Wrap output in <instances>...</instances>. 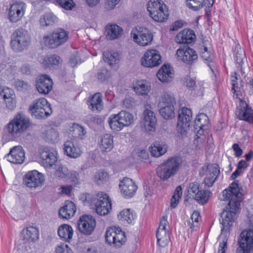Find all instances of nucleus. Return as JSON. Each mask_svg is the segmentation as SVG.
Wrapping results in <instances>:
<instances>
[{
    "label": "nucleus",
    "mask_w": 253,
    "mask_h": 253,
    "mask_svg": "<svg viewBox=\"0 0 253 253\" xmlns=\"http://www.w3.org/2000/svg\"><path fill=\"white\" fill-rule=\"evenodd\" d=\"M5 157L11 163L20 164L24 160L25 153L21 146H17L11 149L9 153Z\"/></svg>",
    "instance_id": "obj_25"
},
{
    "label": "nucleus",
    "mask_w": 253,
    "mask_h": 253,
    "mask_svg": "<svg viewBox=\"0 0 253 253\" xmlns=\"http://www.w3.org/2000/svg\"><path fill=\"white\" fill-rule=\"evenodd\" d=\"M116 114L125 126H129L133 122V115L126 111H121Z\"/></svg>",
    "instance_id": "obj_45"
},
{
    "label": "nucleus",
    "mask_w": 253,
    "mask_h": 253,
    "mask_svg": "<svg viewBox=\"0 0 253 253\" xmlns=\"http://www.w3.org/2000/svg\"><path fill=\"white\" fill-rule=\"evenodd\" d=\"M57 21V17L52 12L45 13L40 19V23L42 26L52 25Z\"/></svg>",
    "instance_id": "obj_42"
},
{
    "label": "nucleus",
    "mask_w": 253,
    "mask_h": 253,
    "mask_svg": "<svg viewBox=\"0 0 253 253\" xmlns=\"http://www.w3.org/2000/svg\"><path fill=\"white\" fill-rule=\"evenodd\" d=\"M201 190L199 189V184L197 182H192L189 184L188 186V192L190 195L194 196Z\"/></svg>",
    "instance_id": "obj_59"
},
{
    "label": "nucleus",
    "mask_w": 253,
    "mask_h": 253,
    "mask_svg": "<svg viewBox=\"0 0 253 253\" xmlns=\"http://www.w3.org/2000/svg\"><path fill=\"white\" fill-rule=\"evenodd\" d=\"M238 80L237 74L236 72H234L231 76V82L232 85L231 90L233 93L234 97L236 98H239V96H242V91L237 82Z\"/></svg>",
    "instance_id": "obj_44"
},
{
    "label": "nucleus",
    "mask_w": 253,
    "mask_h": 253,
    "mask_svg": "<svg viewBox=\"0 0 253 253\" xmlns=\"http://www.w3.org/2000/svg\"><path fill=\"white\" fill-rule=\"evenodd\" d=\"M234 52L235 53L234 59L236 61L237 68L238 70L243 75L245 74V72L243 68V65L244 60L246 59L245 51L243 49L241 48L240 47L236 46L235 48Z\"/></svg>",
    "instance_id": "obj_34"
},
{
    "label": "nucleus",
    "mask_w": 253,
    "mask_h": 253,
    "mask_svg": "<svg viewBox=\"0 0 253 253\" xmlns=\"http://www.w3.org/2000/svg\"><path fill=\"white\" fill-rule=\"evenodd\" d=\"M108 122L110 128L114 131H119L125 126L117 114L111 115L108 118Z\"/></svg>",
    "instance_id": "obj_39"
},
{
    "label": "nucleus",
    "mask_w": 253,
    "mask_h": 253,
    "mask_svg": "<svg viewBox=\"0 0 253 253\" xmlns=\"http://www.w3.org/2000/svg\"><path fill=\"white\" fill-rule=\"evenodd\" d=\"M108 173L104 171L99 170L94 175V179L98 184H100L103 181L106 180L108 178Z\"/></svg>",
    "instance_id": "obj_56"
},
{
    "label": "nucleus",
    "mask_w": 253,
    "mask_h": 253,
    "mask_svg": "<svg viewBox=\"0 0 253 253\" xmlns=\"http://www.w3.org/2000/svg\"><path fill=\"white\" fill-rule=\"evenodd\" d=\"M7 96L5 93L3 94V98L5 100L6 107L10 109L13 110L16 107V100L11 96Z\"/></svg>",
    "instance_id": "obj_54"
},
{
    "label": "nucleus",
    "mask_w": 253,
    "mask_h": 253,
    "mask_svg": "<svg viewBox=\"0 0 253 253\" xmlns=\"http://www.w3.org/2000/svg\"><path fill=\"white\" fill-rule=\"evenodd\" d=\"M217 177H213L211 174L206 172V177L204 179V182L208 187H211L216 180Z\"/></svg>",
    "instance_id": "obj_63"
},
{
    "label": "nucleus",
    "mask_w": 253,
    "mask_h": 253,
    "mask_svg": "<svg viewBox=\"0 0 253 253\" xmlns=\"http://www.w3.org/2000/svg\"><path fill=\"white\" fill-rule=\"evenodd\" d=\"M130 35L134 42L142 46L150 45L154 37L150 30L142 27L137 28L135 32L132 31Z\"/></svg>",
    "instance_id": "obj_14"
},
{
    "label": "nucleus",
    "mask_w": 253,
    "mask_h": 253,
    "mask_svg": "<svg viewBox=\"0 0 253 253\" xmlns=\"http://www.w3.org/2000/svg\"><path fill=\"white\" fill-rule=\"evenodd\" d=\"M104 60L110 65L117 64L119 61V55L118 52H105L103 53Z\"/></svg>",
    "instance_id": "obj_47"
},
{
    "label": "nucleus",
    "mask_w": 253,
    "mask_h": 253,
    "mask_svg": "<svg viewBox=\"0 0 253 253\" xmlns=\"http://www.w3.org/2000/svg\"><path fill=\"white\" fill-rule=\"evenodd\" d=\"M110 72L105 68H103L98 71L97 73V79L101 82H103L108 80L110 77Z\"/></svg>",
    "instance_id": "obj_57"
},
{
    "label": "nucleus",
    "mask_w": 253,
    "mask_h": 253,
    "mask_svg": "<svg viewBox=\"0 0 253 253\" xmlns=\"http://www.w3.org/2000/svg\"><path fill=\"white\" fill-rule=\"evenodd\" d=\"M220 200L229 201L226 210L221 213L220 223L222 225L221 231L228 230L235 219V215L240 206L241 193L237 181L233 182L228 189L223 190Z\"/></svg>",
    "instance_id": "obj_1"
},
{
    "label": "nucleus",
    "mask_w": 253,
    "mask_h": 253,
    "mask_svg": "<svg viewBox=\"0 0 253 253\" xmlns=\"http://www.w3.org/2000/svg\"><path fill=\"white\" fill-rule=\"evenodd\" d=\"M175 100L173 95L168 92H165L162 96L159 106L165 105H173L175 104Z\"/></svg>",
    "instance_id": "obj_48"
},
{
    "label": "nucleus",
    "mask_w": 253,
    "mask_h": 253,
    "mask_svg": "<svg viewBox=\"0 0 253 253\" xmlns=\"http://www.w3.org/2000/svg\"><path fill=\"white\" fill-rule=\"evenodd\" d=\"M30 42L28 31L23 28H19L11 35L10 46L14 51L21 52L28 47Z\"/></svg>",
    "instance_id": "obj_8"
},
{
    "label": "nucleus",
    "mask_w": 253,
    "mask_h": 253,
    "mask_svg": "<svg viewBox=\"0 0 253 253\" xmlns=\"http://www.w3.org/2000/svg\"><path fill=\"white\" fill-rule=\"evenodd\" d=\"M113 148V143H99L98 148L102 152H108L110 151Z\"/></svg>",
    "instance_id": "obj_64"
},
{
    "label": "nucleus",
    "mask_w": 253,
    "mask_h": 253,
    "mask_svg": "<svg viewBox=\"0 0 253 253\" xmlns=\"http://www.w3.org/2000/svg\"><path fill=\"white\" fill-rule=\"evenodd\" d=\"M27 149L31 155L39 157L45 168L56 166L55 176L59 178H67L69 170L57 163V153L53 149L41 143H28Z\"/></svg>",
    "instance_id": "obj_2"
},
{
    "label": "nucleus",
    "mask_w": 253,
    "mask_h": 253,
    "mask_svg": "<svg viewBox=\"0 0 253 253\" xmlns=\"http://www.w3.org/2000/svg\"><path fill=\"white\" fill-rule=\"evenodd\" d=\"M68 39V32L63 29L58 28L49 35L44 36L43 42L46 46L55 48L65 43Z\"/></svg>",
    "instance_id": "obj_10"
},
{
    "label": "nucleus",
    "mask_w": 253,
    "mask_h": 253,
    "mask_svg": "<svg viewBox=\"0 0 253 253\" xmlns=\"http://www.w3.org/2000/svg\"><path fill=\"white\" fill-rule=\"evenodd\" d=\"M182 164L179 156H174L164 161L157 169V174L162 180L166 181L174 176L179 171Z\"/></svg>",
    "instance_id": "obj_5"
},
{
    "label": "nucleus",
    "mask_w": 253,
    "mask_h": 253,
    "mask_svg": "<svg viewBox=\"0 0 253 253\" xmlns=\"http://www.w3.org/2000/svg\"><path fill=\"white\" fill-rule=\"evenodd\" d=\"M191 219L192 223L189 222V226L192 230H194L195 227L198 226V223L201 220L200 212L197 211H194L191 216Z\"/></svg>",
    "instance_id": "obj_52"
},
{
    "label": "nucleus",
    "mask_w": 253,
    "mask_h": 253,
    "mask_svg": "<svg viewBox=\"0 0 253 253\" xmlns=\"http://www.w3.org/2000/svg\"><path fill=\"white\" fill-rule=\"evenodd\" d=\"M201 57L204 62L209 67L212 74L216 77L214 69L216 67L215 54L214 52L209 50L208 48L204 46V51L201 52Z\"/></svg>",
    "instance_id": "obj_26"
},
{
    "label": "nucleus",
    "mask_w": 253,
    "mask_h": 253,
    "mask_svg": "<svg viewBox=\"0 0 253 253\" xmlns=\"http://www.w3.org/2000/svg\"><path fill=\"white\" fill-rule=\"evenodd\" d=\"M150 89V85L146 80L137 81L135 86L134 87V91L137 94L141 95L147 94Z\"/></svg>",
    "instance_id": "obj_40"
},
{
    "label": "nucleus",
    "mask_w": 253,
    "mask_h": 253,
    "mask_svg": "<svg viewBox=\"0 0 253 253\" xmlns=\"http://www.w3.org/2000/svg\"><path fill=\"white\" fill-rule=\"evenodd\" d=\"M53 82L47 75L38 76L36 80V87L38 91L42 94H48L52 89Z\"/></svg>",
    "instance_id": "obj_22"
},
{
    "label": "nucleus",
    "mask_w": 253,
    "mask_h": 253,
    "mask_svg": "<svg viewBox=\"0 0 253 253\" xmlns=\"http://www.w3.org/2000/svg\"><path fill=\"white\" fill-rule=\"evenodd\" d=\"M118 219L124 224H130L134 219L132 211L130 209H125L122 211L118 215Z\"/></svg>",
    "instance_id": "obj_41"
},
{
    "label": "nucleus",
    "mask_w": 253,
    "mask_h": 253,
    "mask_svg": "<svg viewBox=\"0 0 253 253\" xmlns=\"http://www.w3.org/2000/svg\"><path fill=\"white\" fill-rule=\"evenodd\" d=\"M21 236L25 242H34L39 239V230L36 227L28 226L22 230Z\"/></svg>",
    "instance_id": "obj_28"
},
{
    "label": "nucleus",
    "mask_w": 253,
    "mask_h": 253,
    "mask_svg": "<svg viewBox=\"0 0 253 253\" xmlns=\"http://www.w3.org/2000/svg\"><path fill=\"white\" fill-rule=\"evenodd\" d=\"M186 24V22L182 20H178L173 22L170 28L171 31H177L183 27L184 25Z\"/></svg>",
    "instance_id": "obj_62"
},
{
    "label": "nucleus",
    "mask_w": 253,
    "mask_h": 253,
    "mask_svg": "<svg viewBox=\"0 0 253 253\" xmlns=\"http://www.w3.org/2000/svg\"><path fill=\"white\" fill-rule=\"evenodd\" d=\"M192 119L191 110L187 107H183L179 113L177 124V132L181 134L182 137L186 136Z\"/></svg>",
    "instance_id": "obj_13"
},
{
    "label": "nucleus",
    "mask_w": 253,
    "mask_h": 253,
    "mask_svg": "<svg viewBox=\"0 0 253 253\" xmlns=\"http://www.w3.org/2000/svg\"><path fill=\"white\" fill-rule=\"evenodd\" d=\"M157 77L162 83L171 82L174 77L172 68L169 65H163L157 72Z\"/></svg>",
    "instance_id": "obj_29"
},
{
    "label": "nucleus",
    "mask_w": 253,
    "mask_h": 253,
    "mask_svg": "<svg viewBox=\"0 0 253 253\" xmlns=\"http://www.w3.org/2000/svg\"><path fill=\"white\" fill-rule=\"evenodd\" d=\"M43 175L36 170L29 171L25 175L23 181L25 185L30 188L41 186L44 182Z\"/></svg>",
    "instance_id": "obj_20"
},
{
    "label": "nucleus",
    "mask_w": 253,
    "mask_h": 253,
    "mask_svg": "<svg viewBox=\"0 0 253 253\" xmlns=\"http://www.w3.org/2000/svg\"><path fill=\"white\" fill-rule=\"evenodd\" d=\"M96 226L95 218L91 215H84L80 217L78 222V228L84 235H90Z\"/></svg>",
    "instance_id": "obj_18"
},
{
    "label": "nucleus",
    "mask_w": 253,
    "mask_h": 253,
    "mask_svg": "<svg viewBox=\"0 0 253 253\" xmlns=\"http://www.w3.org/2000/svg\"><path fill=\"white\" fill-rule=\"evenodd\" d=\"M90 203L94 206L96 212L100 215L107 214L112 209L111 201L109 196L102 192L93 197Z\"/></svg>",
    "instance_id": "obj_11"
},
{
    "label": "nucleus",
    "mask_w": 253,
    "mask_h": 253,
    "mask_svg": "<svg viewBox=\"0 0 253 253\" xmlns=\"http://www.w3.org/2000/svg\"><path fill=\"white\" fill-rule=\"evenodd\" d=\"M210 120L205 113H200L194 121V131L195 134V140L198 142H210L211 134L209 133Z\"/></svg>",
    "instance_id": "obj_6"
},
{
    "label": "nucleus",
    "mask_w": 253,
    "mask_h": 253,
    "mask_svg": "<svg viewBox=\"0 0 253 253\" xmlns=\"http://www.w3.org/2000/svg\"><path fill=\"white\" fill-rule=\"evenodd\" d=\"M196 39L194 31L190 29H184L180 32L175 37V41L179 44H190Z\"/></svg>",
    "instance_id": "obj_27"
},
{
    "label": "nucleus",
    "mask_w": 253,
    "mask_h": 253,
    "mask_svg": "<svg viewBox=\"0 0 253 253\" xmlns=\"http://www.w3.org/2000/svg\"><path fill=\"white\" fill-rule=\"evenodd\" d=\"M58 137V132L55 129L51 128L48 130L46 134V138L50 142H57Z\"/></svg>",
    "instance_id": "obj_53"
},
{
    "label": "nucleus",
    "mask_w": 253,
    "mask_h": 253,
    "mask_svg": "<svg viewBox=\"0 0 253 253\" xmlns=\"http://www.w3.org/2000/svg\"><path fill=\"white\" fill-rule=\"evenodd\" d=\"M58 234L63 240L69 242L73 237V228L68 224H63L59 227Z\"/></svg>",
    "instance_id": "obj_33"
},
{
    "label": "nucleus",
    "mask_w": 253,
    "mask_h": 253,
    "mask_svg": "<svg viewBox=\"0 0 253 253\" xmlns=\"http://www.w3.org/2000/svg\"><path fill=\"white\" fill-rule=\"evenodd\" d=\"M26 4L22 1H15L10 3L7 9V17L10 22L16 23L23 16L25 10Z\"/></svg>",
    "instance_id": "obj_16"
},
{
    "label": "nucleus",
    "mask_w": 253,
    "mask_h": 253,
    "mask_svg": "<svg viewBox=\"0 0 253 253\" xmlns=\"http://www.w3.org/2000/svg\"><path fill=\"white\" fill-rule=\"evenodd\" d=\"M176 54L178 60H181L189 65H192L195 63L198 58L197 52L190 47H187L185 49H178Z\"/></svg>",
    "instance_id": "obj_21"
},
{
    "label": "nucleus",
    "mask_w": 253,
    "mask_h": 253,
    "mask_svg": "<svg viewBox=\"0 0 253 253\" xmlns=\"http://www.w3.org/2000/svg\"><path fill=\"white\" fill-rule=\"evenodd\" d=\"M182 164L179 156H174L164 161L157 169V174L162 180L166 181L174 176L179 171Z\"/></svg>",
    "instance_id": "obj_4"
},
{
    "label": "nucleus",
    "mask_w": 253,
    "mask_h": 253,
    "mask_svg": "<svg viewBox=\"0 0 253 253\" xmlns=\"http://www.w3.org/2000/svg\"><path fill=\"white\" fill-rule=\"evenodd\" d=\"M185 80L186 86L190 90H194L196 85L195 79L187 76L185 78Z\"/></svg>",
    "instance_id": "obj_61"
},
{
    "label": "nucleus",
    "mask_w": 253,
    "mask_h": 253,
    "mask_svg": "<svg viewBox=\"0 0 253 253\" xmlns=\"http://www.w3.org/2000/svg\"><path fill=\"white\" fill-rule=\"evenodd\" d=\"M70 131L72 133L73 140L76 141L84 139L86 134L84 127L75 123L70 128Z\"/></svg>",
    "instance_id": "obj_36"
},
{
    "label": "nucleus",
    "mask_w": 253,
    "mask_h": 253,
    "mask_svg": "<svg viewBox=\"0 0 253 253\" xmlns=\"http://www.w3.org/2000/svg\"><path fill=\"white\" fill-rule=\"evenodd\" d=\"M159 107L161 108L159 109L160 114L165 119H171L174 117V106L165 105Z\"/></svg>",
    "instance_id": "obj_43"
},
{
    "label": "nucleus",
    "mask_w": 253,
    "mask_h": 253,
    "mask_svg": "<svg viewBox=\"0 0 253 253\" xmlns=\"http://www.w3.org/2000/svg\"><path fill=\"white\" fill-rule=\"evenodd\" d=\"M76 208L74 203L71 201L66 202L65 206L59 211V215L63 218L69 219L75 213Z\"/></svg>",
    "instance_id": "obj_32"
},
{
    "label": "nucleus",
    "mask_w": 253,
    "mask_h": 253,
    "mask_svg": "<svg viewBox=\"0 0 253 253\" xmlns=\"http://www.w3.org/2000/svg\"><path fill=\"white\" fill-rule=\"evenodd\" d=\"M67 178L75 185L80 184L79 173L75 170H69Z\"/></svg>",
    "instance_id": "obj_55"
},
{
    "label": "nucleus",
    "mask_w": 253,
    "mask_h": 253,
    "mask_svg": "<svg viewBox=\"0 0 253 253\" xmlns=\"http://www.w3.org/2000/svg\"><path fill=\"white\" fill-rule=\"evenodd\" d=\"M55 253H73V252L67 245L61 244L56 247Z\"/></svg>",
    "instance_id": "obj_60"
},
{
    "label": "nucleus",
    "mask_w": 253,
    "mask_h": 253,
    "mask_svg": "<svg viewBox=\"0 0 253 253\" xmlns=\"http://www.w3.org/2000/svg\"><path fill=\"white\" fill-rule=\"evenodd\" d=\"M211 195V193L209 190H201L194 196V199L200 204L204 205L208 202Z\"/></svg>",
    "instance_id": "obj_46"
},
{
    "label": "nucleus",
    "mask_w": 253,
    "mask_h": 253,
    "mask_svg": "<svg viewBox=\"0 0 253 253\" xmlns=\"http://www.w3.org/2000/svg\"><path fill=\"white\" fill-rule=\"evenodd\" d=\"M168 223L166 216H163L161 220L159 227L156 233L157 243L160 247H166L169 241V234L166 231V226Z\"/></svg>",
    "instance_id": "obj_23"
},
{
    "label": "nucleus",
    "mask_w": 253,
    "mask_h": 253,
    "mask_svg": "<svg viewBox=\"0 0 253 253\" xmlns=\"http://www.w3.org/2000/svg\"><path fill=\"white\" fill-rule=\"evenodd\" d=\"M107 37L110 40L118 38L122 34L123 29L117 24H110L106 28Z\"/></svg>",
    "instance_id": "obj_38"
},
{
    "label": "nucleus",
    "mask_w": 253,
    "mask_h": 253,
    "mask_svg": "<svg viewBox=\"0 0 253 253\" xmlns=\"http://www.w3.org/2000/svg\"><path fill=\"white\" fill-rule=\"evenodd\" d=\"M166 4L162 0H150L147 4V10L150 17L158 22H163L168 19L169 13Z\"/></svg>",
    "instance_id": "obj_9"
},
{
    "label": "nucleus",
    "mask_w": 253,
    "mask_h": 253,
    "mask_svg": "<svg viewBox=\"0 0 253 253\" xmlns=\"http://www.w3.org/2000/svg\"><path fill=\"white\" fill-rule=\"evenodd\" d=\"M187 6L193 10L198 11L204 5L205 0H186Z\"/></svg>",
    "instance_id": "obj_51"
},
{
    "label": "nucleus",
    "mask_w": 253,
    "mask_h": 253,
    "mask_svg": "<svg viewBox=\"0 0 253 253\" xmlns=\"http://www.w3.org/2000/svg\"><path fill=\"white\" fill-rule=\"evenodd\" d=\"M55 4L67 10H71L75 5L73 0H55Z\"/></svg>",
    "instance_id": "obj_50"
},
{
    "label": "nucleus",
    "mask_w": 253,
    "mask_h": 253,
    "mask_svg": "<svg viewBox=\"0 0 253 253\" xmlns=\"http://www.w3.org/2000/svg\"><path fill=\"white\" fill-rule=\"evenodd\" d=\"M239 105L237 106L235 114L240 120H243L249 123L253 124V109L246 102L240 98Z\"/></svg>",
    "instance_id": "obj_17"
},
{
    "label": "nucleus",
    "mask_w": 253,
    "mask_h": 253,
    "mask_svg": "<svg viewBox=\"0 0 253 253\" xmlns=\"http://www.w3.org/2000/svg\"><path fill=\"white\" fill-rule=\"evenodd\" d=\"M141 62L142 65L145 67H156L161 63V56L156 49L148 50L144 54Z\"/></svg>",
    "instance_id": "obj_19"
},
{
    "label": "nucleus",
    "mask_w": 253,
    "mask_h": 253,
    "mask_svg": "<svg viewBox=\"0 0 253 253\" xmlns=\"http://www.w3.org/2000/svg\"><path fill=\"white\" fill-rule=\"evenodd\" d=\"M119 187L121 194L126 198L133 197L137 189V187L131 179L125 177L120 181Z\"/></svg>",
    "instance_id": "obj_24"
},
{
    "label": "nucleus",
    "mask_w": 253,
    "mask_h": 253,
    "mask_svg": "<svg viewBox=\"0 0 253 253\" xmlns=\"http://www.w3.org/2000/svg\"><path fill=\"white\" fill-rule=\"evenodd\" d=\"M206 172L211 174L213 177H217L219 173V167L218 165L213 164L210 165L207 167V170Z\"/></svg>",
    "instance_id": "obj_58"
},
{
    "label": "nucleus",
    "mask_w": 253,
    "mask_h": 253,
    "mask_svg": "<svg viewBox=\"0 0 253 253\" xmlns=\"http://www.w3.org/2000/svg\"><path fill=\"white\" fill-rule=\"evenodd\" d=\"M253 249V229L242 231L238 240L236 253H251Z\"/></svg>",
    "instance_id": "obj_12"
},
{
    "label": "nucleus",
    "mask_w": 253,
    "mask_h": 253,
    "mask_svg": "<svg viewBox=\"0 0 253 253\" xmlns=\"http://www.w3.org/2000/svg\"><path fill=\"white\" fill-rule=\"evenodd\" d=\"M64 150L65 153L71 158H78L82 154V150L79 145V143L65 144Z\"/></svg>",
    "instance_id": "obj_35"
},
{
    "label": "nucleus",
    "mask_w": 253,
    "mask_h": 253,
    "mask_svg": "<svg viewBox=\"0 0 253 253\" xmlns=\"http://www.w3.org/2000/svg\"><path fill=\"white\" fill-rule=\"evenodd\" d=\"M144 126L149 131H154L157 124V119L154 112L146 109L143 112Z\"/></svg>",
    "instance_id": "obj_30"
},
{
    "label": "nucleus",
    "mask_w": 253,
    "mask_h": 253,
    "mask_svg": "<svg viewBox=\"0 0 253 253\" xmlns=\"http://www.w3.org/2000/svg\"><path fill=\"white\" fill-rule=\"evenodd\" d=\"M32 122L30 118L22 112H18L6 125L4 130V135L6 134L11 137L8 141H15L14 138L31 126Z\"/></svg>",
    "instance_id": "obj_3"
},
{
    "label": "nucleus",
    "mask_w": 253,
    "mask_h": 253,
    "mask_svg": "<svg viewBox=\"0 0 253 253\" xmlns=\"http://www.w3.org/2000/svg\"><path fill=\"white\" fill-rule=\"evenodd\" d=\"M88 108L92 111L100 112L103 108V103L100 93L92 96L87 102Z\"/></svg>",
    "instance_id": "obj_31"
},
{
    "label": "nucleus",
    "mask_w": 253,
    "mask_h": 253,
    "mask_svg": "<svg viewBox=\"0 0 253 253\" xmlns=\"http://www.w3.org/2000/svg\"><path fill=\"white\" fill-rule=\"evenodd\" d=\"M61 61V58L56 54H52L46 56L43 61L46 67H50V66L53 65H57Z\"/></svg>",
    "instance_id": "obj_49"
},
{
    "label": "nucleus",
    "mask_w": 253,
    "mask_h": 253,
    "mask_svg": "<svg viewBox=\"0 0 253 253\" xmlns=\"http://www.w3.org/2000/svg\"><path fill=\"white\" fill-rule=\"evenodd\" d=\"M105 238L109 244H113L115 247L121 246L126 240L125 232L122 231L120 228L116 227H111L107 229Z\"/></svg>",
    "instance_id": "obj_15"
},
{
    "label": "nucleus",
    "mask_w": 253,
    "mask_h": 253,
    "mask_svg": "<svg viewBox=\"0 0 253 253\" xmlns=\"http://www.w3.org/2000/svg\"><path fill=\"white\" fill-rule=\"evenodd\" d=\"M149 148L152 156L159 157L164 155L168 150V146L166 143H153Z\"/></svg>",
    "instance_id": "obj_37"
},
{
    "label": "nucleus",
    "mask_w": 253,
    "mask_h": 253,
    "mask_svg": "<svg viewBox=\"0 0 253 253\" xmlns=\"http://www.w3.org/2000/svg\"><path fill=\"white\" fill-rule=\"evenodd\" d=\"M31 116L38 120H44L49 117L52 113L51 104L44 98L35 100L29 107Z\"/></svg>",
    "instance_id": "obj_7"
}]
</instances>
